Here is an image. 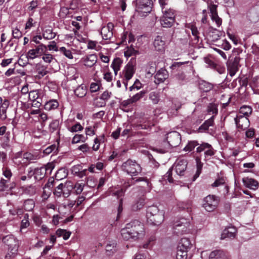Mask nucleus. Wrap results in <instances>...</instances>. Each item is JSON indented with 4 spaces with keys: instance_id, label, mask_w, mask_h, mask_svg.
Here are the masks:
<instances>
[{
    "instance_id": "56",
    "label": "nucleus",
    "mask_w": 259,
    "mask_h": 259,
    "mask_svg": "<svg viewBox=\"0 0 259 259\" xmlns=\"http://www.w3.org/2000/svg\"><path fill=\"white\" fill-rule=\"evenodd\" d=\"M64 186L62 183L60 184L55 189L54 194V195L59 197L62 195Z\"/></svg>"
},
{
    "instance_id": "39",
    "label": "nucleus",
    "mask_w": 259,
    "mask_h": 259,
    "mask_svg": "<svg viewBox=\"0 0 259 259\" xmlns=\"http://www.w3.org/2000/svg\"><path fill=\"white\" fill-rule=\"evenodd\" d=\"M23 160L26 159L28 163L34 162L39 158L38 155L33 154L29 152L24 153L23 155Z\"/></svg>"
},
{
    "instance_id": "61",
    "label": "nucleus",
    "mask_w": 259,
    "mask_h": 259,
    "mask_svg": "<svg viewBox=\"0 0 259 259\" xmlns=\"http://www.w3.org/2000/svg\"><path fill=\"white\" fill-rule=\"evenodd\" d=\"M207 111L209 113L216 115L218 113L217 106L214 104H210L207 107Z\"/></svg>"
},
{
    "instance_id": "58",
    "label": "nucleus",
    "mask_w": 259,
    "mask_h": 259,
    "mask_svg": "<svg viewBox=\"0 0 259 259\" xmlns=\"http://www.w3.org/2000/svg\"><path fill=\"white\" fill-rule=\"evenodd\" d=\"M146 94V92L144 91H142L139 93L136 94L134 96H133L131 99L132 100V102L133 103L139 101L140 99L142 98L145 94Z\"/></svg>"
},
{
    "instance_id": "51",
    "label": "nucleus",
    "mask_w": 259,
    "mask_h": 259,
    "mask_svg": "<svg viewBox=\"0 0 259 259\" xmlns=\"http://www.w3.org/2000/svg\"><path fill=\"white\" fill-rule=\"evenodd\" d=\"M149 99L154 104H157L159 101V96L158 93L155 92H152L149 94Z\"/></svg>"
},
{
    "instance_id": "15",
    "label": "nucleus",
    "mask_w": 259,
    "mask_h": 259,
    "mask_svg": "<svg viewBox=\"0 0 259 259\" xmlns=\"http://www.w3.org/2000/svg\"><path fill=\"white\" fill-rule=\"evenodd\" d=\"M166 141L169 147H176L181 143V135L176 131L171 132L167 134Z\"/></svg>"
},
{
    "instance_id": "14",
    "label": "nucleus",
    "mask_w": 259,
    "mask_h": 259,
    "mask_svg": "<svg viewBox=\"0 0 259 259\" xmlns=\"http://www.w3.org/2000/svg\"><path fill=\"white\" fill-rule=\"evenodd\" d=\"M143 182L144 185L142 187L144 188H150L151 184L147 177L131 178L127 180L123 184L122 187L124 189H127L135 184L136 183Z\"/></svg>"
},
{
    "instance_id": "59",
    "label": "nucleus",
    "mask_w": 259,
    "mask_h": 259,
    "mask_svg": "<svg viewBox=\"0 0 259 259\" xmlns=\"http://www.w3.org/2000/svg\"><path fill=\"white\" fill-rule=\"evenodd\" d=\"M59 51L64 54L66 57L69 59H72L73 55L71 51L70 50L66 49L65 47H62L60 48Z\"/></svg>"
},
{
    "instance_id": "42",
    "label": "nucleus",
    "mask_w": 259,
    "mask_h": 259,
    "mask_svg": "<svg viewBox=\"0 0 259 259\" xmlns=\"http://www.w3.org/2000/svg\"><path fill=\"white\" fill-rule=\"evenodd\" d=\"M205 144H209L208 143L206 142H202L201 144H200L199 146H198L196 150L193 152L194 155H201V153L202 152H205L208 149L204 148L205 146Z\"/></svg>"
},
{
    "instance_id": "1",
    "label": "nucleus",
    "mask_w": 259,
    "mask_h": 259,
    "mask_svg": "<svg viewBox=\"0 0 259 259\" xmlns=\"http://www.w3.org/2000/svg\"><path fill=\"white\" fill-rule=\"evenodd\" d=\"M120 232L123 239L136 240L140 235H143L144 233V225L139 221L135 220L127 224Z\"/></svg>"
},
{
    "instance_id": "55",
    "label": "nucleus",
    "mask_w": 259,
    "mask_h": 259,
    "mask_svg": "<svg viewBox=\"0 0 259 259\" xmlns=\"http://www.w3.org/2000/svg\"><path fill=\"white\" fill-rule=\"evenodd\" d=\"M194 157L195 158L196 164H197V170L201 172L202 166H203V163L201 162V155H194Z\"/></svg>"
},
{
    "instance_id": "25",
    "label": "nucleus",
    "mask_w": 259,
    "mask_h": 259,
    "mask_svg": "<svg viewBox=\"0 0 259 259\" xmlns=\"http://www.w3.org/2000/svg\"><path fill=\"white\" fill-rule=\"evenodd\" d=\"M186 27L191 30L192 34L194 37V40L196 43H198L199 40L200 33L195 24L194 23H187L186 25Z\"/></svg>"
},
{
    "instance_id": "36",
    "label": "nucleus",
    "mask_w": 259,
    "mask_h": 259,
    "mask_svg": "<svg viewBox=\"0 0 259 259\" xmlns=\"http://www.w3.org/2000/svg\"><path fill=\"white\" fill-rule=\"evenodd\" d=\"M145 204V200L143 198H140L131 206L132 210L136 211L141 209Z\"/></svg>"
},
{
    "instance_id": "29",
    "label": "nucleus",
    "mask_w": 259,
    "mask_h": 259,
    "mask_svg": "<svg viewBox=\"0 0 259 259\" xmlns=\"http://www.w3.org/2000/svg\"><path fill=\"white\" fill-rule=\"evenodd\" d=\"M222 34L223 32L213 28H211L208 32V36L212 41H215L219 39Z\"/></svg>"
},
{
    "instance_id": "53",
    "label": "nucleus",
    "mask_w": 259,
    "mask_h": 259,
    "mask_svg": "<svg viewBox=\"0 0 259 259\" xmlns=\"http://www.w3.org/2000/svg\"><path fill=\"white\" fill-rule=\"evenodd\" d=\"M42 60L47 63H51L54 60L56 62V59L53 57V56L50 54H47L46 52L42 55Z\"/></svg>"
},
{
    "instance_id": "40",
    "label": "nucleus",
    "mask_w": 259,
    "mask_h": 259,
    "mask_svg": "<svg viewBox=\"0 0 259 259\" xmlns=\"http://www.w3.org/2000/svg\"><path fill=\"white\" fill-rule=\"evenodd\" d=\"M36 68L37 73V75H36V77L38 78H42L48 73V71L46 70L47 68L44 65H38L36 66Z\"/></svg>"
},
{
    "instance_id": "46",
    "label": "nucleus",
    "mask_w": 259,
    "mask_h": 259,
    "mask_svg": "<svg viewBox=\"0 0 259 259\" xmlns=\"http://www.w3.org/2000/svg\"><path fill=\"white\" fill-rule=\"evenodd\" d=\"M178 207L182 210H187L188 212L191 209L192 203L190 201L186 202H180L178 204Z\"/></svg>"
},
{
    "instance_id": "26",
    "label": "nucleus",
    "mask_w": 259,
    "mask_h": 259,
    "mask_svg": "<svg viewBox=\"0 0 259 259\" xmlns=\"http://www.w3.org/2000/svg\"><path fill=\"white\" fill-rule=\"evenodd\" d=\"M209 259H228L226 253L222 250H216L212 251Z\"/></svg>"
},
{
    "instance_id": "23",
    "label": "nucleus",
    "mask_w": 259,
    "mask_h": 259,
    "mask_svg": "<svg viewBox=\"0 0 259 259\" xmlns=\"http://www.w3.org/2000/svg\"><path fill=\"white\" fill-rule=\"evenodd\" d=\"M10 105V101L8 100L5 99L0 106V118L2 120H5L7 118V110Z\"/></svg>"
},
{
    "instance_id": "34",
    "label": "nucleus",
    "mask_w": 259,
    "mask_h": 259,
    "mask_svg": "<svg viewBox=\"0 0 259 259\" xmlns=\"http://www.w3.org/2000/svg\"><path fill=\"white\" fill-rule=\"evenodd\" d=\"M199 145L200 144L198 141H189L187 144L184 148L183 150L186 152H191L194 150L195 147L199 146Z\"/></svg>"
},
{
    "instance_id": "49",
    "label": "nucleus",
    "mask_w": 259,
    "mask_h": 259,
    "mask_svg": "<svg viewBox=\"0 0 259 259\" xmlns=\"http://www.w3.org/2000/svg\"><path fill=\"white\" fill-rule=\"evenodd\" d=\"M70 9L74 10V8L70 7ZM70 14L69 8L67 7H61L59 13V16L61 18H65Z\"/></svg>"
},
{
    "instance_id": "28",
    "label": "nucleus",
    "mask_w": 259,
    "mask_h": 259,
    "mask_svg": "<svg viewBox=\"0 0 259 259\" xmlns=\"http://www.w3.org/2000/svg\"><path fill=\"white\" fill-rule=\"evenodd\" d=\"M44 96V92L41 90H33L29 93V99L32 101H36V100L42 99Z\"/></svg>"
},
{
    "instance_id": "44",
    "label": "nucleus",
    "mask_w": 259,
    "mask_h": 259,
    "mask_svg": "<svg viewBox=\"0 0 259 259\" xmlns=\"http://www.w3.org/2000/svg\"><path fill=\"white\" fill-rule=\"evenodd\" d=\"M188 250L177 247L176 254L177 259H186L187 257Z\"/></svg>"
},
{
    "instance_id": "43",
    "label": "nucleus",
    "mask_w": 259,
    "mask_h": 259,
    "mask_svg": "<svg viewBox=\"0 0 259 259\" xmlns=\"http://www.w3.org/2000/svg\"><path fill=\"white\" fill-rule=\"evenodd\" d=\"M139 54L138 50L135 49L132 45L127 47V50L124 52V56L125 57H131L132 56H136Z\"/></svg>"
},
{
    "instance_id": "22",
    "label": "nucleus",
    "mask_w": 259,
    "mask_h": 259,
    "mask_svg": "<svg viewBox=\"0 0 259 259\" xmlns=\"http://www.w3.org/2000/svg\"><path fill=\"white\" fill-rule=\"evenodd\" d=\"M242 182L246 187L250 189L255 190L258 188V183L253 179L248 177L244 178L242 179Z\"/></svg>"
},
{
    "instance_id": "17",
    "label": "nucleus",
    "mask_w": 259,
    "mask_h": 259,
    "mask_svg": "<svg viewBox=\"0 0 259 259\" xmlns=\"http://www.w3.org/2000/svg\"><path fill=\"white\" fill-rule=\"evenodd\" d=\"M168 77V73L167 71L165 69L161 68L159 70L155 75L154 82L156 84H159L160 83L164 82Z\"/></svg>"
},
{
    "instance_id": "52",
    "label": "nucleus",
    "mask_w": 259,
    "mask_h": 259,
    "mask_svg": "<svg viewBox=\"0 0 259 259\" xmlns=\"http://www.w3.org/2000/svg\"><path fill=\"white\" fill-rule=\"evenodd\" d=\"M3 175L7 179H10L12 177V172L10 168L7 165H4L3 167Z\"/></svg>"
},
{
    "instance_id": "60",
    "label": "nucleus",
    "mask_w": 259,
    "mask_h": 259,
    "mask_svg": "<svg viewBox=\"0 0 259 259\" xmlns=\"http://www.w3.org/2000/svg\"><path fill=\"white\" fill-rule=\"evenodd\" d=\"M104 135H103L101 138H96L94 140L95 145L93 146V149L94 151H97L100 148V144L102 140L104 139Z\"/></svg>"
},
{
    "instance_id": "3",
    "label": "nucleus",
    "mask_w": 259,
    "mask_h": 259,
    "mask_svg": "<svg viewBox=\"0 0 259 259\" xmlns=\"http://www.w3.org/2000/svg\"><path fill=\"white\" fill-rule=\"evenodd\" d=\"M164 212L160 211L156 205L149 206L147 208V221L152 225H159L164 221Z\"/></svg>"
},
{
    "instance_id": "18",
    "label": "nucleus",
    "mask_w": 259,
    "mask_h": 259,
    "mask_svg": "<svg viewBox=\"0 0 259 259\" xmlns=\"http://www.w3.org/2000/svg\"><path fill=\"white\" fill-rule=\"evenodd\" d=\"M81 61L85 66L92 67L97 61V56L95 54L85 56L81 58Z\"/></svg>"
},
{
    "instance_id": "63",
    "label": "nucleus",
    "mask_w": 259,
    "mask_h": 259,
    "mask_svg": "<svg viewBox=\"0 0 259 259\" xmlns=\"http://www.w3.org/2000/svg\"><path fill=\"white\" fill-rule=\"evenodd\" d=\"M83 129V126H82L79 122H77L76 124L70 127L69 128V131L72 133H74L78 131H81Z\"/></svg>"
},
{
    "instance_id": "31",
    "label": "nucleus",
    "mask_w": 259,
    "mask_h": 259,
    "mask_svg": "<svg viewBox=\"0 0 259 259\" xmlns=\"http://www.w3.org/2000/svg\"><path fill=\"white\" fill-rule=\"evenodd\" d=\"M192 246L190 240L188 238H183L181 239L178 245L179 248L188 250L190 249Z\"/></svg>"
},
{
    "instance_id": "8",
    "label": "nucleus",
    "mask_w": 259,
    "mask_h": 259,
    "mask_svg": "<svg viewBox=\"0 0 259 259\" xmlns=\"http://www.w3.org/2000/svg\"><path fill=\"white\" fill-rule=\"evenodd\" d=\"M30 49L26 53L25 58L29 60H34L35 58L40 57L47 51V47L44 44L35 46V47H29Z\"/></svg>"
},
{
    "instance_id": "27",
    "label": "nucleus",
    "mask_w": 259,
    "mask_h": 259,
    "mask_svg": "<svg viewBox=\"0 0 259 259\" xmlns=\"http://www.w3.org/2000/svg\"><path fill=\"white\" fill-rule=\"evenodd\" d=\"M214 115L212 116L208 119L205 120L204 122L199 126L198 131L199 132H205L208 130L209 127L213 126L214 124Z\"/></svg>"
},
{
    "instance_id": "33",
    "label": "nucleus",
    "mask_w": 259,
    "mask_h": 259,
    "mask_svg": "<svg viewBox=\"0 0 259 259\" xmlns=\"http://www.w3.org/2000/svg\"><path fill=\"white\" fill-rule=\"evenodd\" d=\"M59 106V103L56 100H51L45 103L44 109L47 111L54 110Z\"/></svg>"
},
{
    "instance_id": "4",
    "label": "nucleus",
    "mask_w": 259,
    "mask_h": 259,
    "mask_svg": "<svg viewBox=\"0 0 259 259\" xmlns=\"http://www.w3.org/2000/svg\"><path fill=\"white\" fill-rule=\"evenodd\" d=\"M2 241L8 246V251L5 255V259L14 258L18 254L19 240L14 235L10 234L3 237Z\"/></svg>"
},
{
    "instance_id": "20",
    "label": "nucleus",
    "mask_w": 259,
    "mask_h": 259,
    "mask_svg": "<svg viewBox=\"0 0 259 259\" xmlns=\"http://www.w3.org/2000/svg\"><path fill=\"white\" fill-rule=\"evenodd\" d=\"M113 27L112 23H108L107 26L103 27L101 31V34L103 39L105 40H110L113 37V32L110 28Z\"/></svg>"
},
{
    "instance_id": "48",
    "label": "nucleus",
    "mask_w": 259,
    "mask_h": 259,
    "mask_svg": "<svg viewBox=\"0 0 259 259\" xmlns=\"http://www.w3.org/2000/svg\"><path fill=\"white\" fill-rule=\"evenodd\" d=\"M56 34L52 29H46L42 33V37L46 39H52L55 37Z\"/></svg>"
},
{
    "instance_id": "11",
    "label": "nucleus",
    "mask_w": 259,
    "mask_h": 259,
    "mask_svg": "<svg viewBox=\"0 0 259 259\" xmlns=\"http://www.w3.org/2000/svg\"><path fill=\"white\" fill-rule=\"evenodd\" d=\"M219 203V199L214 195H209L203 200L202 206L208 211L211 212L215 210Z\"/></svg>"
},
{
    "instance_id": "19",
    "label": "nucleus",
    "mask_w": 259,
    "mask_h": 259,
    "mask_svg": "<svg viewBox=\"0 0 259 259\" xmlns=\"http://www.w3.org/2000/svg\"><path fill=\"white\" fill-rule=\"evenodd\" d=\"M123 208L122 203H120L118 207V213L116 216L115 214H112L110 216V219L109 220L108 222V229L110 230H111L113 225L115 224L116 222H117L120 217V213L122 211Z\"/></svg>"
},
{
    "instance_id": "5",
    "label": "nucleus",
    "mask_w": 259,
    "mask_h": 259,
    "mask_svg": "<svg viewBox=\"0 0 259 259\" xmlns=\"http://www.w3.org/2000/svg\"><path fill=\"white\" fill-rule=\"evenodd\" d=\"M153 2L152 0H136L135 11L140 17H146L152 11Z\"/></svg>"
},
{
    "instance_id": "24",
    "label": "nucleus",
    "mask_w": 259,
    "mask_h": 259,
    "mask_svg": "<svg viewBox=\"0 0 259 259\" xmlns=\"http://www.w3.org/2000/svg\"><path fill=\"white\" fill-rule=\"evenodd\" d=\"M165 41L162 39V36H157L153 42V45L155 50L159 52H162L164 49Z\"/></svg>"
},
{
    "instance_id": "7",
    "label": "nucleus",
    "mask_w": 259,
    "mask_h": 259,
    "mask_svg": "<svg viewBox=\"0 0 259 259\" xmlns=\"http://www.w3.org/2000/svg\"><path fill=\"white\" fill-rule=\"evenodd\" d=\"M190 225V221L188 219L185 218L180 219L174 224V233L179 236L188 233Z\"/></svg>"
},
{
    "instance_id": "32",
    "label": "nucleus",
    "mask_w": 259,
    "mask_h": 259,
    "mask_svg": "<svg viewBox=\"0 0 259 259\" xmlns=\"http://www.w3.org/2000/svg\"><path fill=\"white\" fill-rule=\"evenodd\" d=\"M122 62V60L119 58H116L112 61L111 67L113 68L115 75L120 69Z\"/></svg>"
},
{
    "instance_id": "9",
    "label": "nucleus",
    "mask_w": 259,
    "mask_h": 259,
    "mask_svg": "<svg viewBox=\"0 0 259 259\" xmlns=\"http://www.w3.org/2000/svg\"><path fill=\"white\" fill-rule=\"evenodd\" d=\"M163 15L160 18V24L163 27L170 28L175 22V11L168 9L163 11Z\"/></svg>"
},
{
    "instance_id": "10",
    "label": "nucleus",
    "mask_w": 259,
    "mask_h": 259,
    "mask_svg": "<svg viewBox=\"0 0 259 259\" xmlns=\"http://www.w3.org/2000/svg\"><path fill=\"white\" fill-rule=\"evenodd\" d=\"M54 167L55 164L53 162H49L44 166L35 168V180L40 181L43 179L48 174L50 175Z\"/></svg>"
},
{
    "instance_id": "35",
    "label": "nucleus",
    "mask_w": 259,
    "mask_h": 259,
    "mask_svg": "<svg viewBox=\"0 0 259 259\" xmlns=\"http://www.w3.org/2000/svg\"><path fill=\"white\" fill-rule=\"evenodd\" d=\"M34 206L35 202L32 199H28L24 201L23 207L25 211H32Z\"/></svg>"
},
{
    "instance_id": "16",
    "label": "nucleus",
    "mask_w": 259,
    "mask_h": 259,
    "mask_svg": "<svg viewBox=\"0 0 259 259\" xmlns=\"http://www.w3.org/2000/svg\"><path fill=\"white\" fill-rule=\"evenodd\" d=\"M237 127L241 130H245L249 126L248 118L244 116L238 115L234 119Z\"/></svg>"
},
{
    "instance_id": "37",
    "label": "nucleus",
    "mask_w": 259,
    "mask_h": 259,
    "mask_svg": "<svg viewBox=\"0 0 259 259\" xmlns=\"http://www.w3.org/2000/svg\"><path fill=\"white\" fill-rule=\"evenodd\" d=\"M205 145L204 148L208 149L204 153L205 159L206 160L208 158L213 156L215 154L216 150L211 144H205Z\"/></svg>"
},
{
    "instance_id": "45",
    "label": "nucleus",
    "mask_w": 259,
    "mask_h": 259,
    "mask_svg": "<svg viewBox=\"0 0 259 259\" xmlns=\"http://www.w3.org/2000/svg\"><path fill=\"white\" fill-rule=\"evenodd\" d=\"M56 234L58 237L62 236L64 240L68 239L71 235L70 232L61 229H58L56 232Z\"/></svg>"
},
{
    "instance_id": "13",
    "label": "nucleus",
    "mask_w": 259,
    "mask_h": 259,
    "mask_svg": "<svg viewBox=\"0 0 259 259\" xmlns=\"http://www.w3.org/2000/svg\"><path fill=\"white\" fill-rule=\"evenodd\" d=\"M136 64V58H132L131 60L125 66L122 71L123 78L126 80H130L135 72V66Z\"/></svg>"
},
{
    "instance_id": "50",
    "label": "nucleus",
    "mask_w": 259,
    "mask_h": 259,
    "mask_svg": "<svg viewBox=\"0 0 259 259\" xmlns=\"http://www.w3.org/2000/svg\"><path fill=\"white\" fill-rule=\"evenodd\" d=\"M87 139L88 137L87 136L85 137L83 135L76 134L73 137L72 143L73 144H75L79 143V142H84Z\"/></svg>"
},
{
    "instance_id": "2",
    "label": "nucleus",
    "mask_w": 259,
    "mask_h": 259,
    "mask_svg": "<svg viewBox=\"0 0 259 259\" xmlns=\"http://www.w3.org/2000/svg\"><path fill=\"white\" fill-rule=\"evenodd\" d=\"M188 162L186 158L183 157H179L177 158L172 166L170 167L165 175L163 176V179L165 180H167L169 183H173L174 181L172 177L173 169H175L177 175L179 177H188Z\"/></svg>"
},
{
    "instance_id": "64",
    "label": "nucleus",
    "mask_w": 259,
    "mask_h": 259,
    "mask_svg": "<svg viewBox=\"0 0 259 259\" xmlns=\"http://www.w3.org/2000/svg\"><path fill=\"white\" fill-rule=\"evenodd\" d=\"M59 125V122L58 120H55L52 121L49 125L50 131L51 132H54L58 129Z\"/></svg>"
},
{
    "instance_id": "30",
    "label": "nucleus",
    "mask_w": 259,
    "mask_h": 259,
    "mask_svg": "<svg viewBox=\"0 0 259 259\" xmlns=\"http://www.w3.org/2000/svg\"><path fill=\"white\" fill-rule=\"evenodd\" d=\"M213 88V85L206 81L202 80L199 83V89L202 92H208L210 91Z\"/></svg>"
},
{
    "instance_id": "47",
    "label": "nucleus",
    "mask_w": 259,
    "mask_h": 259,
    "mask_svg": "<svg viewBox=\"0 0 259 259\" xmlns=\"http://www.w3.org/2000/svg\"><path fill=\"white\" fill-rule=\"evenodd\" d=\"M252 108L249 106L243 105L239 110V112L246 116H248L252 113Z\"/></svg>"
},
{
    "instance_id": "54",
    "label": "nucleus",
    "mask_w": 259,
    "mask_h": 259,
    "mask_svg": "<svg viewBox=\"0 0 259 259\" xmlns=\"http://www.w3.org/2000/svg\"><path fill=\"white\" fill-rule=\"evenodd\" d=\"M23 191L26 194L33 196L36 193V189L34 186L30 185L25 188Z\"/></svg>"
},
{
    "instance_id": "6",
    "label": "nucleus",
    "mask_w": 259,
    "mask_h": 259,
    "mask_svg": "<svg viewBox=\"0 0 259 259\" xmlns=\"http://www.w3.org/2000/svg\"><path fill=\"white\" fill-rule=\"evenodd\" d=\"M122 169L131 176H136L142 171V168L135 160L128 159L121 165Z\"/></svg>"
},
{
    "instance_id": "12",
    "label": "nucleus",
    "mask_w": 259,
    "mask_h": 259,
    "mask_svg": "<svg viewBox=\"0 0 259 259\" xmlns=\"http://www.w3.org/2000/svg\"><path fill=\"white\" fill-rule=\"evenodd\" d=\"M240 58L239 54L234 57L233 55L230 56L227 62V69L229 75L232 77L238 71L239 69Z\"/></svg>"
},
{
    "instance_id": "38",
    "label": "nucleus",
    "mask_w": 259,
    "mask_h": 259,
    "mask_svg": "<svg viewBox=\"0 0 259 259\" xmlns=\"http://www.w3.org/2000/svg\"><path fill=\"white\" fill-rule=\"evenodd\" d=\"M74 94L77 97L79 98H82L84 97L87 94L86 87L82 84L78 86L74 90Z\"/></svg>"
},
{
    "instance_id": "62",
    "label": "nucleus",
    "mask_w": 259,
    "mask_h": 259,
    "mask_svg": "<svg viewBox=\"0 0 259 259\" xmlns=\"http://www.w3.org/2000/svg\"><path fill=\"white\" fill-rule=\"evenodd\" d=\"M84 185V184L76 183L73 187L75 193L76 194H80L83 191Z\"/></svg>"
},
{
    "instance_id": "21",
    "label": "nucleus",
    "mask_w": 259,
    "mask_h": 259,
    "mask_svg": "<svg viewBox=\"0 0 259 259\" xmlns=\"http://www.w3.org/2000/svg\"><path fill=\"white\" fill-rule=\"evenodd\" d=\"M15 183H11L10 179L5 180L2 178L0 181V188L2 191L11 190L15 187Z\"/></svg>"
},
{
    "instance_id": "41",
    "label": "nucleus",
    "mask_w": 259,
    "mask_h": 259,
    "mask_svg": "<svg viewBox=\"0 0 259 259\" xmlns=\"http://www.w3.org/2000/svg\"><path fill=\"white\" fill-rule=\"evenodd\" d=\"M235 229L234 228H229L228 229H226L224 230L223 233L222 235V237H235Z\"/></svg>"
},
{
    "instance_id": "57",
    "label": "nucleus",
    "mask_w": 259,
    "mask_h": 259,
    "mask_svg": "<svg viewBox=\"0 0 259 259\" xmlns=\"http://www.w3.org/2000/svg\"><path fill=\"white\" fill-rule=\"evenodd\" d=\"M112 95L111 92H109L108 91H104L101 95L100 99L103 100L104 101V105H106V102L111 97Z\"/></svg>"
}]
</instances>
